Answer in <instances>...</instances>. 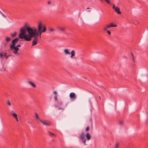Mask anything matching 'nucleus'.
I'll use <instances>...</instances> for the list:
<instances>
[{
  "label": "nucleus",
  "mask_w": 148,
  "mask_h": 148,
  "mask_svg": "<svg viewBox=\"0 0 148 148\" xmlns=\"http://www.w3.org/2000/svg\"><path fill=\"white\" fill-rule=\"evenodd\" d=\"M42 28L41 23L38 24V29L34 27H31L26 23L20 28L18 37H41Z\"/></svg>",
  "instance_id": "obj_1"
},
{
  "label": "nucleus",
  "mask_w": 148,
  "mask_h": 148,
  "mask_svg": "<svg viewBox=\"0 0 148 148\" xmlns=\"http://www.w3.org/2000/svg\"><path fill=\"white\" fill-rule=\"evenodd\" d=\"M117 26L116 25H114L112 23H111L110 25H107L106 27H105L103 29V30L105 31H106L108 28H110L112 27H116Z\"/></svg>",
  "instance_id": "obj_2"
},
{
  "label": "nucleus",
  "mask_w": 148,
  "mask_h": 148,
  "mask_svg": "<svg viewBox=\"0 0 148 148\" xmlns=\"http://www.w3.org/2000/svg\"><path fill=\"white\" fill-rule=\"evenodd\" d=\"M19 40V38H16L15 39L12 40V45L10 46L12 48L13 46H15L16 44L17 43Z\"/></svg>",
  "instance_id": "obj_3"
},
{
  "label": "nucleus",
  "mask_w": 148,
  "mask_h": 148,
  "mask_svg": "<svg viewBox=\"0 0 148 148\" xmlns=\"http://www.w3.org/2000/svg\"><path fill=\"white\" fill-rule=\"evenodd\" d=\"M69 97L71 99H75L77 98V96L74 92H71L69 95Z\"/></svg>",
  "instance_id": "obj_4"
},
{
  "label": "nucleus",
  "mask_w": 148,
  "mask_h": 148,
  "mask_svg": "<svg viewBox=\"0 0 148 148\" xmlns=\"http://www.w3.org/2000/svg\"><path fill=\"white\" fill-rule=\"evenodd\" d=\"M57 29L59 31H61L63 33H65V29L64 27L58 26L57 27Z\"/></svg>",
  "instance_id": "obj_5"
},
{
  "label": "nucleus",
  "mask_w": 148,
  "mask_h": 148,
  "mask_svg": "<svg viewBox=\"0 0 148 148\" xmlns=\"http://www.w3.org/2000/svg\"><path fill=\"white\" fill-rule=\"evenodd\" d=\"M38 38H34L32 42V46H34L37 44V41H38Z\"/></svg>",
  "instance_id": "obj_6"
},
{
  "label": "nucleus",
  "mask_w": 148,
  "mask_h": 148,
  "mask_svg": "<svg viewBox=\"0 0 148 148\" xmlns=\"http://www.w3.org/2000/svg\"><path fill=\"white\" fill-rule=\"evenodd\" d=\"M40 122L42 123L45 126H49L50 125V123H47L45 121H43L42 120L40 121Z\"/></svg>",
  "instance_id": "obj_7"
},
{
  "label": "nucleus",
  "mask_w": 148,
  "mask_h": 148,
  "mask_svg": "<svg viewBox=\"0 0 148 148\" xmlns=\"http://www.w3.org/2000/svg\"><path fill=\"white\" fill-rule=\"evenodd\" d=\"M114 10L117 14H121V12H120L119 10V8L118 7H116L115 8Z\"/></svg>",
  "instance_id": "obj_8"
},
{
  "label": "nucleus",
  "mask_w": 148,
  "mask_h": 148,
  "mask_svg": "<svg viewBox=\"0 0 148 148\" xmlns=\"http://www.w3.org/2000/svg\"><path fill=\"white\" fill-rule=\"evenodd\" d=\"M80 139L81 140L82 142L84 143L85 145H86V140L85 137L80 138Z\"/></svg>",
  "instance_id": "obj_9"
},
{
  "label": "nucleus",
  "mask_w": 148,
  "mask_h": 148,
  "mask_svg": "<svg viewBox=\"0 0 148 148\" xmlns=\"http://www.w3.org/2000/svg\"><path fill=\"white\" fill-rule=\"evenodd\" d=\"M28 83L31 85L32 86H33L34 88H36V85L34 84V83L32 82L31 81H29L28 82Z\"/></svg>",
  "instance_id": "obj_10"
},
{
  "label": "nucleus",
  "mask_w": 148,
  "mask_h": 148,
  "mask_svg": "<svg viewBox=\"0 0 148 148\" xmlns=\"http://www.w3.org/2000/svg\"><path fill=\"white\" fill-rule=\"evenodd\" d=\"M64 52L66 55H69L70 54V53L69 51V50L67 49H64Z\"/></svg>",
  "instance_id": "obj_11"
},
{
  "label": "nucleus",
  "mask_w": 148,
  "mask_h": 148,
  "mask_svg": "<svg viewBox=\"0 0 148 148\" xmlns=\"http://www.w3.org/2000/svg\"><path fill=\"white\" fill-rule=\"evenodd\" d=\"M70 53L71 54V58H73V57L75 55V52L74 50H72Z\"/></svg>",
  "instance_id": "obj_12"
},
{
  "label": "nucleus",
  "mask_w": 148,
  "mask_h": 148,
  "mask_svg": "<svg viewBox=\"0 0 148 148\" xmlns=\"http://www.w3.org/2000/svg\"><path fill=\"white\" fill-rule=\"evenodd\" d=\"M86 137L88 140H89L91 139V136L90 134L88 133H87L86 135Z\"/></svg>",
  "instance_id": "obj_13"
},
{
  "label": "nucleus",
  "mask_w": 148,
  "mask_h": 148,
  "mask_svg": "<svg viewBox=\"0 0 148 148\" xmlns=\"http://www.w3.org/2000/svg\"><path fill=\"white\" fill-rule=\"evenodd\" d=\"M13 47L12 48L11 47V46H10V49L12 50L14 49L15 51H18L19 49L18 48H17L16 47H15V46H13Z\"/></svg>",
  "instance_id": "obj_14"
},
{
  "label": "nucleus",
  "mask_w": 148,
  "mask_h": 148,
  "mask_svg": "<svg viewBox=\"0 0 148 148\" xmlns=\"http://www.w3.org/2000/svg\"><path fill=\"white\" fill-rule=\"evenodd\" d=\"M35 115L36 116V119L38 120L40 122V121L41 120L39 118L38 114L37 113H35Z\"/></svg>",
  "instance_id": "obj_15"
},
{
  "label": "nucleus",
  "mask_w": 148,
  "mask_h": 148,
  "mask_svg": "<svg viewBox=\"0 0 148 148\" xmlns=\"http://www.w3.org/2000/svg\"><path fill=\"white\" fill-rule=\"evenodd\" d=\"M79 138L85 137V134L84 132H82L79 135Z\"/></svg>",
  "instance_id": "obj_16"
},
{
  "label": "nucleus",
  "mask_w": 148,
  "mask_h": 148,
  "mask_svg": "<svg viewBox=\"0 0 148 148\" xmlns=\"http://www.w3.org/2000/svg\"><path fill=\"white\" fill-rule=\"evenodd\" d=\"M46 31V28L45 26H44L43 27V29L42 30H41V35L42 33L45 32Z\"/></svg>",
  "instance_id": "obj_17"
},
{
  "label": "nucleus",
  "mask_w": 148,
  "mask_h": 148,
  "mask_svg": "<svg viewBox=\"0 0 148 148\" xmlns=\"http://www.w3.org/2000/svg\"><path fill=\"white\" fill-rule=\"evenodd\" d=\"M20 38L22 39L24 38L25 40L27 41H29L31 40L32 38Z\"/></svg>",
  "instance_id": "obj_18"
},
{
  "label": "nucleus",
  "mask_w": 148,
  "mask_h": 148,
  "mask_svg": "<svg viewBox=\"0 0 148 148\" xmlns=\"http://www.w3.org/2000/svg\"><path fill=\"white\" fill-rule=\"evenodd\" d=\"M48 132L49 134V136H50L53 137V136H56V135H55V134H53V133H52L50 131H48Z\"/></svg>",
  "instance_id": "obj_19"
},
{
  "label": "nucleus",
  "mask_w": 148,
  "mask_h": 148,
  "mask_svg": "<svg viewBox=\"0 0 148 148\" xmlns=\"http://www.w3.org/2000/svg\"><path fill=\"white\" fill-rule=\"evenodd\" d=\"M17 34V32H15L14 33H13V34H11V35L12 37H14V36H16Z\"/></svg>",
  "instance_id": "obj_20"
},
{
  "label": "nucleus",
  "mask_w": 148,
  "mask_h": 148,
  "mask_svg": "<svg viewBox=\"0 0 148 148\" xmlns=\"http://www.w3.org/2000/svg\"><path fill=\"white\" fill-rule=\"evenodd\" d=\"M12 115L15 118L17 117V115L15 113H12Z\"/></svg>",
  "instance_id": "obj_21"
},
{
  "label": "nucleus",
  "mask_w": 148,
  "mask_h": 148,
  "mask_svg": "<svg viewBox=\"0 0 148 148\" xmlns=\"http://www.w3.org/2000/svg\"><path fill=\"white\" fill-rule=\"evenodd\" d=\"M119 144L118 143H116L114 148H119Z\"/></svg>",
  "instance_id": "obj_22"
},
{
  "label": "nucleus",
  "mask_w": 148,
  "mask_h": 148,
  "mask_svg": "<svg viewBox=\"0 0 148 148\" xmlns=\"http://www.w3.org/2000/svg\"><path fill=\"white\" fill-rule=\"evenodd\" d=\"M7 104H8V105L9 106H11V103L9 101V100L7 101Z\"/></svg>",
  "instance_id": "obj_23"
},
{
  "label": "nucleus",
  "mask_w": 148,
  "mask_h": 148,
  "mask_svg": "<svg viewBox=\"0 0 148 148\" xmlns=\"http://www.w3.org/2000/svg\"><path fill=\"white\" fill-rule=\"evenodd\" d=\"M54 99L55 101H57V96L56 95L54 97Z\"/></svg>",
  "instance_id": "obj_24"
},
{
  "label": "nucleus",
  "mask_w": 148,
  "mask_h": 148,
  "mask_svg": "<svg viewBox=\"0 0 148 148\" xmlns=\"http://www.w3.org/2000/svg\"><path fill=\"white\" fill-rule=\"evenodd\" d=\"M119 124L120 125H123V122L122 121H120L119 122Z\"/></svg>",
  "instance_id": "obj_25"
},
{
  "label": "nucleus",
  "mask_w": 148,
  "mask_h": 148,
  "mask_svg": "<svg viewBox=\"0 0 148 148\" xmlns=\"http://www.w3.org/2000/svg\"><path fill=\"white\" fill-rule=\"evenodd\" d=\"M11 40L10 38H7L6 39V41L7 42H8Z\"/></svg>",
  "instance_id": "obj_26"
},
{
  "label": "nucleus",
  "mask_w": 148,
  "mask_h": 148,
  "mask_svg": "<svg viewBox=\"0 0 148 148\" xmlns=\"http://www.w3.org/2000/svg\"><path fill=\"white\" fill-rule=\"evenodd\" d=\"M0 13L4 17H5V15L4 14L0 11Z\"/></svg>",
  "instance_id": "obj_27"
},
{
  "label": "nucleus",
  "mask_w": 148,
  "mask_h": 148,
  "mask_svg": "<svg viewBox=\"0 0 148 148\" xmlns=\"http://www.w3.org/2000/svg\"><path fill=\"white\" fill-rule=\"evenodd\" d=\"M49 30L50 32H53L55 31V29L53 28H50L49 29Z\"/></svg>",
  "instance_id": "obj_28"
},
{
  "label": "nucleus",
  "mask_w": 148,
  "mask_h": 148,
  "mask_svg": "<svg viewBox=\"0 0 148 148\" xmlns=\"http://www.w3.org/2000/svg\"><path fill=\"white\" fill-rule=\"evenodd\" d=\"M13 53L14 54H16L17 53V51H13Z\"/></svg>",
  "instance_id": "obj_29"
},
{
  "label": "nucleus",
  "mask_w": 148,
  "mask_h": 148,
  "mask_svg": "<svg viewBox=\"0 0 148 148\" xmlns=\"http://www.w3.org/2000/svg\"><path fill=\"white\" fill-rule=\"evenodd\" d=\"M89 126H88L86 128V131H88L89 130Z\"/></svg>",
  "instance_id": "obj_30"
},
{
  "label": "nucleus",
  "mask_w": 148,
  "mask_h": 148,
  "mask_svg": "<svg viewBox=\"0 0 148 148\" xmlns=\"http://www.w3.org/2000/svg\"><path fill=\"white\" fill-rule=\"evenodd\" d=\"M131 54L132 56V60H134V57L133 56V54L132 53H131Z\"/></svg>",
  "instance_id": "obj_31"
},
{
  "label": "nucleus",
  "mask_w": 148,
  "mask_h": 148,
  "mask_svg": "<svg viewBox=\"0 0 148 148\" xmlns=\"http://www.w3.org/2000/svg\"><path fill=\"white\" fill-rule=\"evenodd\" d=\"M62 103H63L61 101L60 102L58 103V104H59V105H60V106L62 105Z\"/></svg>",
  "instance_id": "obj_32"
},
{
  "label": "nucleus",
  "mask_w": 148,
  "mask_h": 148,
  "mask_svg": "<svg viewBox=\"0 0 148 148\" xmlns=\"http://www.w3.org/2000/svg\"><path fill=\"white\" fill-rule=\"evenodd\" d=\"M3 54H2V53H0V57H1V58H3Z\"/></svg>",
  "instance_id": "obj_33"
},
{
  "label": "nucleus",
  "mask_w": 148,
  "mask_h": 148,
  "mask_svg": "<svg viewBox=\"0 0 148 148\" xmlns=\"http://www.w3.org/2000/svg\"><path fill=\"white\" fill-rule=\"evenodd\" d=\"M87 10H87V11L88 12H90V9L89 8H87Z\"/></svg>",
  "instance_id": "obj_34"
},
{
  "label": "nucleus",
  "mask_w": 148,
  "mask_h": 148,
  "mask_svg": "<svg viewBox=\"0 0 148 148\" xmlns=\"http://www.w3.org/2000/svg\"><path fill=\"white\" fill-rule=\"evenodd\" d=\"M53 93H54V94L56 95L57 94V92L56 91H54Z\"/></svg>",
  "instance_id": "obj_35"
},
{
  "label": "nucleus",
  "mask_w": 148,
  "mask_h": 148,
  "mask_svg": "<svg viewBox=\"0 0 148 148\" xmlns=\"http://www.w3.org/2000/svg\"><path fill=\"white\" fill-rule=\"evenodd\" d=\"M108 4H110V1L109 0H105Z\"/></svg>",
  "instance_id": "obj_36"
},
{
  "label": "nucleus",
  "mask_w": 148,
  "mask_h": 148,
  "mask_svg": "<svg viewBox=\"0 0 148 148\" xmlns=\"http://www.w3.org/2000/svg\"><path fill=\"white\" fill-rule=\"evenodd\" d=\"M58 110H64V108H62L60 107H58Z\"/></svg>",
  "instance_id": "obj_37"
},
{
  "label": "nucleus",
  "mask_w": 148,
  "mask_h": 148,
  "mask_svg": "<svg viewBox=\"0 0 148 148\" xmlns=\"http://www.w3.org/2000/svg\"><path fill=\"white\" fill-rule=\"evenodd\" d=\"M107 31V32L109 34V35H110V31H108V30H106Z\"/></svg>",
  "instance_id": "obj_38"
},
{
  "label": "nucleus",
  "mask_w": 148,
  "mask_h": 148,
  "mask_svg": "<svg viewBox=\"0 0 148 148\" xmlns=\"http://www.w3.org/2000/svg\"><path fill=\"white\" fill-rule=\"evenodd\" d=\"M11 56L10 55H8V56H6L5 58L6 59H7L10 56Z\"/></svg>",
  "instance_id": "obj_39"
},
{
  "label": "nucleus",
  "mask_w": 148,
  "mask_h": 148,
  "mask_svg": "<svg viewBox=\"0 0 148 148\" xmlns=\"http://www.w3.org/2000/svg\"><path fill=\"white\" fill-rule=\"evenodd\" d=\"M21 47V45L20 44H18L17 45L16 47H17V48H18V47Z\"/></svg>",
  "instance_id": "obj_40"
},
{
  "label": "nucleus",
  "mask_w": 148,
  "mask_h": 148,
  "mask_svg": "<svg viewBox=\"0 0 148 148\" xmlns=\"http://www.w3.org/2000/svg\"><path fill=\"white\" fill-rule=\"evenodd\" d=\"M7 55V53H5L3 55L4 56H5V57H6V56Z\"/></svg>",
  "instance_id": "obj_41"
},
{
  "label": "nucleus",
  "mask_w": 148,
  "mask_h": 148,
  "mask_svg": "<svg viewBox=\"0 0 148 148\" xmlns=\"http://www.w3.org/2000/svg\"><path fill=\"white\" fill-rule=\"evenodd\" d=\"M5 68H3V69H1V71H5Z\"/></svg>",
  "instance_id": "obj_42"
},
{
  "label": "nucleus",
  "mask_w": 148,
  "mask_h": 148,
  "mask_svg": "<svg viewBox=\"0 0 148 148\" xmlns=\"http://www.w3.org/2000/svg\"><path fill=\"white\" fill-rule=\"evenodd\" d=\"M115 5H113L112 8L113 9H114V10L115 8Z\"/></svg>",
  "instance_id": "obj_43"
},
{
  "label": "nucleus",
  "mask_w": 148,
  "mask_h": 148,
  "mask_svg": "<svg viewBox=\"0 0 148 148\" xmlns=\"http://www.w3.org/2000/svg\"><path fill=\"white\" fill-rule=\"evenodd\" d=\"M15 119H16V121H18V118H17V117L16 118H15Z\"/></svg>",
  "instance_id": "obj_44"
},
{
  "label": "nucleus",
  "mask_w": 148,
  "mask_h": 148,
  "mask_svg": "<svg viewBox=\"0 0 148 148\" xmlns=\"http://www.w3.org/2000/svg\"><path fill=\"white\" fill-rule=\"evenodd\" d=\"M48 4H50V3H51V2H50V1H49V2H48Z\"/></svg>",
  "instance_id": "obj_45"
},
{
  "label": "nucleus",
  "mask_w": 148,
  "mask_h": 148,
  "mask_svg": "<svg viewBox=\"0 0 148 148\" xmlns=\"http://www.w3.org/2000/svg\"><path fill=\"white\" fill-rule=\"evenodd\" d=\"M68 104V103H67L66 104V106H67Z\"/></svg>",
  "instance_id": "obj_46"
},
{
  "label": "nucleus",
  "mask_w": 148,
  "mask_h": 148,
  "mask_svg": "<svg viewBox=\"0 0 148 148\" xmlns=\"http://www.w3.org/2000/svg\"><path fill=\"white\" fill-rule=\"evenodd\" d=\"M99 98L100 99H101L100 97V96H99Z\"/></svg>",
  "instance_id": "obj_47"
},
{
  "label": "nucleus",
  "mask_w": 148,
  "mask_h": 148,
  "mask_svg": "<svg viewBox=\"0 0 148 148\" xmlns=\"http://www.w3.org/2000/svg\"><path fill=\"white\" fill-rule=\"evenodd\" d=\"M101 1H102L103 0H100Z\"/></svg>",
  "instance_id": "obj_48"
}]
</instances>
